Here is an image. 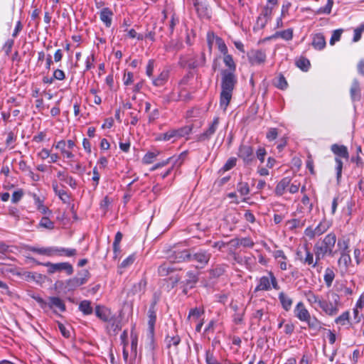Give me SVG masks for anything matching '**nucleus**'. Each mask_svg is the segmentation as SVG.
Returning <instances> with one entry per match:
<instances>
[{
    "label": "nucleus",
    "mask_w": 364,
    "mask_h": 364,
    "mask_svg": "<svg viewBox=\"0 0 364 364\" xmlns=\"http://www.w3.org/2000/svg\"><path fill=\"white\" fill-rule=\"evenodd\" d=\"M215 42L218 46V50L223 54L225 55L228 53V48L221 38L216 37Z\"/></svg>",
    "instance_id": "obj_49"
},
{
    "label": "nucleus",
    "mask_w": 364,
    "mask_h": 364,
    "mask_svg": "<svg viewBox=\"0 0 364 364\" xmlns=\"http://www.w3.org/2000/svg\"><path fill=\"white\" fill-rule=\"evenodd\" d=\"M178 22H179L178 18L176 17L175 14H173L171 15V21H170L169 25H168L171 34L173 33L174 28H175L176 25L178 23Z\"/></svg>",
    "instance_id": "obj_57"
},
{
    "label": "nucleus",
    "mask_w": 364,
    "mask_h": 364,
    "mask_svg": "<svg viewBox=\"0 0 364 364\" xmlns=\"http://www.w3.org/2000/svg\"><path fill=\"white\" fill-rule=\"evenodd\" d=\"M176 269L170 262H165L158 268V273L161 277H166Z\"/></svg>",
    "instance_id": "obj_19"
},
{
    "label": "nucleus",
    "mask_w": 364,
    "mask_h": 364,
    "mask_svg": "<svg viewBox=\"0 0 364 364\" xmlns=\"http://www.w3.org/2000/svg\"><path fill=\"white\" fill-rule=\"evenodd\" d=\"M42 264L48 267L47 272L50 274L65 271L68 275H71L74 271L73 266L68 262L51 263L48 262Z\"/></svg>",
    "instance_id": "obj_6"
},
{
    "label": "nucleus",
    "mask_w": 364,
    "mask_h": 364,
    "mask_svg": "<svg viewBox=\"0 0 364 364\" xmlns=\"http://www.w3.org/2000/svg\"><path fill=\"white\" fill-rule=\"evenodd\" d=\"M290 178L288 177L282 178L277 185L275 188V193L277 196H282L286 188L289 186L290 184Z\"/></svg>",
    "instance_id": "obj_28"
},
{
    "label": "nucleus",
    "mask_w": 364,
    "mask_h": 364,
    "mask_svg": "<svg viewBox=\"0 0 364 364\" xmlns=\"http://www.w3.org/2000/svg\"><path fill=\"white\" fill-rule=\"evenodd\" d=\"M96 316L104 322H111L112 314L110 309L101 306H97L95 308Z\"/></svg>",
    "instance_id": "obj_14"
},
{
    "label": "nucleus",
    "mask_w": 364,
    "mask_h": 364,
    "mask_svg": "<svg viewBox=\"0 0 364 364\" xmlns=\"http://www.w3.org/2000/svg\"><path fill=\"white\" fill-rule=\"evenodd\" d=\"M79 310L85 315H90L93 312L91 302L88 300H83L79 304Z\"/></svg>",
    "instance_id": "obj_35"
},
{
    "label": "nucleus",
    "mask_w": 364,
    "mask_h": 364,
    "mask_svg": "<svg viewBox=\"0 0 364 364\" xmlns=\"http://www.w3.org/2000/svg\"><path fill=\"white\" fill-rule=\"evenodd\" d=\"M224 55L223 62H224L225 65L230 68V70H228L232 71L234 73V72L235 71V69H236V65H235V63L233 60L232 55H230L228 53L225 55Z\"/></svg>",
    "instance_id": "obj_42"
},
{
    "label": "nucleus",
    "mask_w": 364,
    "mask_h": 364,
    "mask_svg": "<svg viewBox=\"0 0 364 364\" xmlns=\"http://www.w3.org/2000/svg\"><path fill=\"white\" fill-rule=\"evenodd\" d=\"M47 306L53 309L54 311H59L60 312H64L66 310L64 301L58 296L48 297Z\"/></svg>",
    "instance_id": "obj_11"
},
{
    "label": "nucleus",
    "mask_w": 364,
    "mask_h": 364,
    "mask_svg": "<svg viewBox=\"0 0 364 364\" xmlns=\"http://www.w3.org/2000/svg\"><path fill=\"white\" fill-rule=\"evenodd\" d=\"M193 5L199 16L209 17V9L206 4L196 0Z\"/></svg>",
    "instance_id": "obj_25"
},
{
    "label": "nucleus",
    "mask_w": 364,
    "mask_h": 364,
    "mask_svg": "<svg viewBox=\"0 0 364 364\" xmlns=\"http://www.w3.org/2000/svg\"><path fill=\"white\" fill-rule=\"evenodd\" d=\"M131 350L132 353L134 355V356L136 355V348H137V343H138V338L137 336L135 333H134L133 330L131 331Z\"/></svg>",
    "instance_id": "obj_46"
},
{
    "label": "nucleus",
    "mask_w": 364,
    "mask_h": 364,
    "mask_svg": "<svg viewBox=\"0 0 364 364\" xmlns=\"http://www.w3.org/2000/svg\"><path fill=\"white\" fill-rule=\"evenodd\" d=\"M148 314H149V321H148L149 328L150 333L151 334H153L154 331V325H155L156 319V313L154 311V304H152L151 306L149 308Z\"/></svg>",
    "instance_id": "obj_31"
},
{
    "label": "nucleus",
    "mask_w": 364,
    "mask_h": 364,
    "mask_svg": "<svg viewBox=\"0 0 364 364\" xmlns=\"http://www.w3.org/2000/svg\"><path fill=\"white\" fill-rule=\"evenodd\" d=\"M305 296L309 301V303L314 306L315 309L319 307L320 304L321 302L322 299H321L318 295H316L313 291H308L305 292Z\"/></svg>",
    "instance_id": "obj_26"
},
{
    "label": "nucleus",
    "mask_w": 364,
    "mask_h": 364,
    "mask_svg": "<svg viewBox=\"0 0 364 364\" xmlns=\"http://www.w3.org/2000/svg\"><path fill=\"white\" fill-rule=\"evenodd\" d=\"M349 319V312L345 311L341 315H340L338 317H337L335 320V322L337 324L340 325H345L346 321H348Z\"/></svg>",
    "instance_id": "obj_53"
},
{
    "label": "nucleus",
    "mask_w": 364,
    "mask_h": 364,
    "mask_svg": "<svg viewBox=\"0 0 364 364\" xmlns=\"http://www.w3.org/2000/svg\"><path fill=\"white\" fill-rule=\"evenodd\" d=\"M330 226L331 224L329 222L323 220L315 228H312L311 227L307 228L305 230V235L310 239H312L326 232L329 229Z\"/></svg>",
    "instance_id": "obj_8"
},
{
    "label": "nucleus",
    "mask_w": 364,
    "mask_h": 364,
    "mask_svg": "<svg viewBox=\"0 0 364 364\" xmlns=\"http://www.w3.org/2000/svg\"><path fill=\"white\" fill-rule=\"evenodd\" d=\"M113 12L107 7L103 8L100 13V20L107 27H110Z\"/></svg>",
    "instance_id": "obj_20"
},
{
    "label": "nucleus",
    "mask_w": 364,
    "mask_h": 364,
    "mask_svg": "<svg viewBox=\"0 0 364 364\" xmlns=\"http://www.w3.org/2000/svg\"><path fill=\"white\" fill-rule=\"evenodd\" d=\"M168 78V71L164 70L157 77L152 79V83L156 87L163 86Z\"/></svg>",
    "instance_id": "obj_29"
},
{
    "label": "nucleus",
    "mask_w": 364,
    "mask_h": 364,
    "mask_svg": "<svg viewBox=\"0 0 364 364\" xmlns=\"http://www.w3.org/2000/svg\"><path fill=\"white\" fill-rule=\"evenodd\" d=\"M181 342V338L178 335L176 336H167L165 338V343L166 347L170 348L171 346L176 347Z\"/></svg>",
    "instance_id": "obj_39"
},
{
    "label": "nucleus",
    "mask_w": 364,
    "mask_h": 364,
    "mask_svg": "<svg viewBox=\"0 0 364 364\" xmlns=\"http://www.w3.org/2000/svg\"><path fill=\"white\" fill-rule=\"evenodd\" d=\"M338 260V264L341 271H346L351 263V258L349 253H341Z\"/></svg>",
    "instance_id": "obj_22"
},
{
    "label": "nucleus",
    "mask_w": 364,
    "mask_h": 364,
    "mask_svg": "<svg viewBox=\"0 0 364 364\" xmlns=\"http://www.w3.org/2000/svg\"><path fill=\"white\" fill-rule=\"evenodd\" d=\"M248 59L252 65H259L266 60L264 52L260 50H252L248 53Z\"/></svg>",
    "instance_id": "obj_12"
},
{
    "label": "nucleus",
    "mask_w": 364,
    "mask_h": 364,
    "mask_svg": "<svg viewBox=\"0 0 364 364\" xmlns=\"http://www.w3.org/2000/svg\"><path fill=\"white\" fill-rule=\"evenodd\" d=\"M274 37H279L285 41H290L293 38V30L289 28L282 31H277L274 34Z\"/></svg>",
    "instance_id": "obj_41"
},
{
    "label": "nucleus",
    "mask_w": 364,
    "mask_h": 364,
    "mask_svg": "<svg viewBox=\"0 0 364 364\" xmlns=\"http://www.w3.org/2000/svg\"><path fill=\"white\" fill-rule=\"evenodd\" d=\"M254 242L250 237H243L237 240V245L245 247H252Z\"/></svg>",
    "instance_id": "obj_51"
},
{
    "label": "nucleus",
    "mask_w": 364,
    "mask_h": 364,
    "mask_svg": "<svg viewBox=\"0 0 364 364\" xmlns=\"http://www.w3.org/2000/svg\"><path fill=\"white\" fill-rule=\"evenodd\" d=\"M305 322L307 323L309 328L315 331H318L322 328L321 321H318L315 316L311 317L310 316L309 318H308Z\"/></svg>",
    "instance_id": "obj_36"
},
{
    "label": "nucleus",
    "mask_w": 364,
    "mask_h": 364,
    "mask_svg": "<svg viewBox=\"0 0 364 364\" xmlns=\"http://www.w3.org/2000/svg\"><path fill=\"white\" fill-rule=\"evenodd\" d=\"M268 21H269V20H267V18H265L263 16L259 15L257 17L256 25H257V28H263L266 26V24L267 23Z\"/></svg>",
    "instance_id": "obj_64"
},
{
    "label": "nucleus",
    "mask_w": 364,
    "mask_h": 364,
    "mask_svg": "<svg viewBox=\"0 0 364 364\" xmlns=\"http://www.w3.org/2000/svg\"><path fill=\"white\" fill-rule=\"evenodd\" d=\"M237 162L236 158H230L229 159L227 162L225 164V165L223 167V169L226 171H229L231 168H232L234 166H235Z\"/></svg>",
    "instance_id": "obj_56"
},
{
    "label": "nucleus",
    "mask_w": 364,
    "mask_h": 364,
    "mask_svg": "<svg viewBox=\"0 0 364 364\" xmlns=\"http://www.w3.org/2000/svg\"><path fill=\"white\" fill-rule=\"evenodd\" d=\"M30 250L32 252L46 255L47 257H53V256H65L68 257L75 256L77 254V250L73 248H65V247H31Z\"/></svg>",
    "instance_id": "obj_3"
},
{
    "label": "nucleus",
    "mask_w": 364,
    "mask_h": 364,
    "mask_svg": "<svg viewBox=\"0 0 364 364\" xmlns=\"http://www.w3.org/2000/svg\"><path fill=\"white\" fill-rule=\"evenodd\" d=\"M238 156L242 159L246 164H250L255 159L253 149L250 146L247 145H241L240 146Z\"/></svg>",
    "instance_id": "obj_10"
},
{
    "label": "nucleus",
    "mask_w": 364,
    "mask_h": 364,
    "mask_svg": "<svg viewBox=\"0 0 364 364\" xmlns=\"http://www.w3.org/2000/svg\"><path fill=\"white\" fill-rule=\"evenodd\" d=\"M188 277L184 282L185 286L192 288L193 285L198 282V274L195 272L188 271L186 273Z\"/></svg>",
    "instance_id": "obj_33"
},
{
    "label": "nucleus",
    "mask_w": 364,
    "mask_h": 364,
    "mask_svg": "<svg viewBox=\"0 0 364 364\" xmlns=\"http://www.w3.org/2000/svg\"><path fill=\"white\" fill-rule=\"evenodd\" d=\"M336 240L335 233L331 232L321 242H318L314 245V251L317 261L323 259L326 255L334 256L336 251H333V248Z\"/></svg>",
    "instance_id": "obj_2"
},
{
    "label": "nucleus",
    "mask_w": 364,
    "mask_h": 364,
    "mask_svg": "<svg viewBox=\"0 0 364 364\" xmlns=\"http://www.w3.org/2000/svg\"><path fill=\"white\" fill-rule=\"evenodd\" d=\"M335 161L336 163V175H337V179L338 181L341 177V172L343 168V162L342 161L338 158L336 157Z\"/></svg>",
    "instance_id": "obj_59"
},
{
    "label": "nucleus",
    "mask_w": 364,
    "mask_h": 364,
    "mask_svg": "<svg viewBox=\"0 0 364 364\" xmlns=\"http://www.w3.org/2000/svg\"><path fill=\"white\" fill-rule=\"evenodd\" d=\"M135 260V256L134 255H131L128 257H127L125 259H124L122 263L118 267V272L122 274L123 273L122 269H125L130 265H132Z\"/></svg>",
    "instance_id": "obj_38"
},
{
    "label": "nucleus",
    "mask_w": 364,
    "mask_h": 364,
    "mask_svg": "<svg viewBox=\"0 0 364 364\" xmlns=\"http://www.w3.org/2000/svg\"><path fill=\"white\" fill-rule=\"evenodd\" d=\"M86 282L87 279L85 277H73L66 281L65 284V289L68 291H73Z\"/></svg>",
    "instance_id": "obj_15"
},
{
    "label": "nucleus",
    "mask_w": 364,
    "mask_h": 364,
    "mask_svg": "<svg viewBox=\"0 0 364 364\" xmlns=\"http://www.w3.org/2000/svg\"><path fill=\"white\" fill-rule=\"evenodd\" d=\"M335 278V273L331 268H326L325 270L323 279L327 287H330L332 285L333 281Z\"/></svg>",
    "instance_id": "obj_37"
},
{
    "label": "nucleus",
    "mask_w": 364,
    "mask_h": 364,
    "mask_svg": "<svg viewBox=\"0 0 364 364\" xmlns=\"http://www.w3.org/2000/svg\"><path fill=\"white\" fill-rule=\"evenodd\" d=\"M53 146L57 149H60L61 154L68 159H73L75 157V155L72 153V151L65 149L66 141L65 140L59 141L57 142V144H53Z\"/></svg>",
    "instance_id": "obj_27"
},
{
    "label": "nucleus",
    "mask_w": 364,
    "mask_h": 364,
    "mask_svg": "<svg viewBox=\"0 0 364 364\" xmlns=\"http://www.w3.org/2000/svg\"><path fill=\"white\" fill-rule=\"evenodd\" d=\"M236 75L228 70L221 71V92L220 96V106L224 111L226 110L232 99V92L237 84Z\"/></svg>",
    "instance_id": "obj_1"
},
{
    "label": "nucleus",
    "mask_w": 364,
    "mask_h": 364,
    "mask_svg": "<svg viewBox=\"0 0 364 364\" xmlns=\"http://www.w3.org/2000/svg\"><path fill=\"white\" fill-rule=\"evenodd\" d=\"M122 239V234L120 232H117L115 235L114 241L113 242V251L114 257H117L118 253L120 252L119 244Z\"/></svg>",
    "instance_id": "obj_40"
},
{
    "label": "nucleus",
    "mask_w": 364,
    "mask_h": 364,
    "mask_svg": "<svg viewBox=\"0 0 364 364\" xmlns=\"http://www.w3.org/2000/svg\"><path fill=\"white\" fill-rule=\"evenodd\" d=\"M331 150L338 157L344 158L346 159L349 157L348 149L346 146L334 144L331 145Z\"/></svg>",
    "instance_id": "obj_18"
},
{
    "label": "nucleus",
    "mask_w": 364,
    "mask_h": 364,
    "mask_svg": "<svg viewBox=\"0 0 364 364\" xmlns=\"http://www.w3.org/2000/svg\"><path fill=\"white\" fill-rule=\"evenodd\" d=\"M350 97L353 101H359L361 97L360 83L357 79L353 80L350 89Z\"/></svg>",
    "instance_id": "obj_17"
},
{
    "label": "nucleus",
    "mask_w": 364,
    "mask_h": 364,
    "mask_svg": "<svg viewBox=\"0 0 364 364\" xmlns=\"http://www.w3.org/2000/svg\"><path fill=\"white\" fill-rule=\"evenodd\" d=\"M274 6H272L270 4H266L262 9L260 13V16L267 18V20H270L272 18V10Z\"/></svg>",
    "instance_id": "obj_44"
},
{
    "label": "nucleus",
    "mask_w": 364,
    "mask_h": 364,
    "mask_svg": "<svg viewBox=\"0 0 364 364\" xmlns=\"http://www.w3.org/2000/svg\"><path fill=\"white\" fill-rule=\"evenodd\" d=\"M92 173H93V176H92V181H94V188H96L98 186V183H99V181H100V175L97 171V167H95L92 170Z\"/></svg>",
    "instance_id": "obj_63"
},
{
    "label": "nucleus",
    "mask_w": 364,
    "mask_h": 364,
    "mask_svg": "<svg viewBox=\"0 0 364 364\" xmlns=\"http://www.w3.org/2000/svg\"><path fill=\"white\" fill-rule=\"evenodd\" d=\"M192 127L191 126H186L181 127L178 129H176V137H183L191 132Z\"/></svg>",
    "instance_id": "obj_47"
},
{
    "label": "nucleus",
    "mask_w": 364,
    "mask_h": 364,
    "mask_svg": "<svg viewBox=\"0 0 364 364\" xmlns=\"http://www.w3.org/2000/svg\"><path fill=\"white\" fill-rule=\"evenodd\" d=\"M237 191L242 196H246L250 193L249 186L247 183L240 182L237 184Z\"/></svg>",
    "instance_id": "obj_52"
},
{
    "label": "nucleus",
    "mask_w": 364,
    "mask_h": 364,
    "mask_svg": "<svg viewBox=\"0 0 364 364\" xmlns=\"http://www.w3.org/2000/svg\"><path fill=\"white\" fill-rule=\"evenodd\" d=\"M205 361L207 364H220L214 357L213 354L209 351H206Z\"/></svg>",
    "instance_id": "obj_62"
},
{
    "label": "nucleus",
    "mask_w": 364,
    "mask_h": 364,
    "mask_svg": "<svg viewBox=\"0 0 364 364\" xmlns=\"http://www.w3.org/2000/svg\"><path fill=\"white\" fill-rule=\"evenodd\" d=\"M191 250L175 252V259L176 262H191Z\"/></svg>",
    "instance_id": "obj_30"
},
{
    "label": "nucleus",
    "mask_w": 364,
    "mask_h": 364,
    "mask_svg": "<svg viewBox=\"0 0 364 364\" xmlns=\"http://www.w3.org/2000/svg\"><path fill=\"white\" fill-rule=\"evenodd\" d=\"M278 136V132L276 128H270L267 133V138L269 141L274 140Z\"/></svg>",
    "instance_id": "obj_60"
},
{
    "label": "nucleus",
    "mask_w": 364,
    "mask_h": 364,
    "mask_svg": "<svg viewBox=\"0 0 364 364\" xmlns=\"http://www.w3.org/2000/svg\"><path fill=\"white\" fill-rule=\"evenodd\" d=\"M219 125V118L215 117L213 122L209 124L208 129L202 134L197 135L196 139L198 141H205L209 140L211 136L215 133Z\"/></svg>",
    "instance_id": "obj_9"
},
{
    "label": "nucleus",
    "mask_w": 364,
    "mask_h": 364,
    "mask_svg": "<svg viewBox=\"0 0 364 364\" xmlns=\"http://www.w3.org/2000/svg\"><path fill=\"white\" fill-rule=\"evenodd\" d=\"M296 65L303 71H307L310 67V62L308 59L304 58H299L296 63Z\"/></svg>",
    "instance_id": "obj_45"
},
{
    "label": "nucleus",
    "mask_w": 364,
    "mask_h": 364,
    "mask_svg": "<svg viewBox=\"0 0 364 364\" xmlns=\"http://www.w3.org/2000/svg\"><path fill=\"white\" fill-rule=\"evenodd\" d=\"M39 225L48 230H52L54 228V223L48 217L42 218Z\"/></svg>",
    "instance_id": "obj_48"
},
{
    "label": "nucleus",
    "mask_w": 364,
    "mask_h": 364,
    "mask_svg": "<svg viewBox=\"0 0 364 364\" xmlns=\"http://www.w3.org/2000/svg\"><path fill=\"white\" fill-rule=\"evenodd\" d=\"M304 249L305 252V257H303L301 255V252L300 250H298L296 255L299 259L304 263L307 264L308 265H311L313 267H316L319 261H317L316 259L314 262L313 253L306 247H304Z\"/></svg>",
    "instance_id": "obj_13"
},
{
    "label": "nucleus",
    "mask_w": 364,
    "mask_h": 364,
    "mask_svg": "<svg viewBox=\"0 0 364 364\" xmlns=\"http://www.w3.org/2000/svg\"><path fill=\"white\" fill-rule=\"evenodd\" d=\"M109 323L110 324L111 330L114 333H117L121 329L120 321L117 319L114 315L112 317L111 322Z\"/></svg>",
    "instance_id": "obj_50"
},
{
    "label": "nucleus",
    "mask_w": 364,
    "mask_h": 364,
    "mask_svg": "<svg viewBox=\"0 0 364 364\" xmlns=\"http://www.w3.org/2000/svg\"><path fill=\"white\" fill-rule=\"evenodd\" d=\"M273 256L279 264L280 269L282 270H286L287 269V257L284 255V252L280 250H276L273 252Z\"/></svg>",
    "instance_id": "obj_21"
},
{
    "label": "nucleus",
    "mask_w": 364,
    "mask_h": 364,
    "mask_svg": "<svg viewBox=\"0 0 364 364\" xmlns=\"http://www.w3.org/2000/svg\"><path fill=\"white\" fill-rule=\"evenodd\" d=\"M333 5V0H327V4L325 6L319 8L315 11L316 14H329Z\"/></svg>",
    "instance_id": "obj_43"
},
{
    "label": "nucleus",
    "mask_w": 364,
    "mask_h": 364,
    "mask_svg": "<svg viewBox=\"0 0 364 364\" xmlns=\"http://www.w3.org/2000/svg\"><path fill=\"white\" fill-rule=\"evenodd\" d=\"M272 286L274 289H279L277 281L272 272H268V275L262 277L258 282V285L255 287V291H269Z\"/></svg>",
    "instance_id": "obj_5"
},
{
    "label": "nucleus",
    "mask_w": 364,
    "mask_h": 364,
    "mask_svg": "<svg viewBox=\"0 0 364 364\" xmlns=\"http://www.w3.org/2000/svg\"><path fill=\"white\" fill-rule=\"evenodd\" d=\"M294 314L296 317H297L301 321H306L309 316H311L309 311L306 309L304 304L302 302H299L296 308L294 309Z\"/></svg>",
    "instance_id": "obj_16"
},
{
    "label": "nucleus",
    "mask_w": 364,
    "mask_h": 364,
    "mask_svg": "<svg viewBox=\"0 0 364 364\" xmlns=\"http://www.w3.org/2000/svg\"><path fill=\"white\" fill-rule=\"evenodd\" d=\"M205 64V55L202 53L200 55L196 56L194 58L189 60L188 67L195 69L198 67L203 66Z\"/></svg>",
    "instance_id": "obj_24"
},
{
    "label": "nucleus",
    "mask_w": 364,
    "mask_h": 364,
    "mask_svg": "<svg viewBox=\"0 0 364 364\" xmlns=\"http://www.w3.org/2000/svg\"><path fill=\"white\" fill-rule=\"evenodd\" d=\"M340 296L335 292H328L326 299H322L319 308L328 316H336L339 311Z\"/></svg>",
    "instance_id": "obj_4"
},
{
    "label": "nucleus",
    "mask_w": 364,
    "mask_h": 364,
    "mask_svg": "<svg viewBox=\"0 0 364 364\" xmlns=\"http://www.w3.org/2000/svg\"><path fill=\"white\" fill-rule=\"evenodd\" d=\"M211 257V253L208 250L199 249L198 250H196L195 249H191V262L194 261L200 264V267H203L206 265L210 259Z\"/></svg>",
    "instance_id": "obj_7"
},
{
    "label": "nucleus",
    "mask_w": 364,
    "mask_h": 364,
    "mask_svg": "<svg viewBox=\"0 0 364 364\" xmlns=\"http://www.w3.org/2000/svg\"><path fill=\"white\" fill-rule=\"evenodd\" d=\"M312 46L316 50H322L326 46L325 37L321 33H316L314 36Z\"/></svg>",
    "instance_id": "obj_23"
},
{
    "label": "nucleus",
    "mask_w": 364,
    "mask_h": 364,
    "mask_svg": "<svg viewBox=\"0 0 364 364\" xmlns=\"http://www.w3.org/2000/svg\"><path fill=\"white\" fill-rule=\"evenodd\" d=\"M343 33L342 29H337L333 31L331 38L330 39V44L331 46L334 45V43L338 41L341 38V34Z\"/></svg>",
    "instance_id": "obj_54"
},
{
    "label": "nucleus",
    "mask_w": 364,
    "mask_h": 364,
    "mask_svg": "<svg viewBox=\"0 0 364 364\" xmlns=\"http://www.w3.org/2000/svg\"><path fill=\"white\" fill-rule=\"evenodd\" d=\"M156 156V154H155L153 152H149L145 154V156L143 158V162L146 164H151L154 161V159Z\"/></svg>",
    "instance_id": "obj_61"
},
{
    "label": "nucleus",
    "mask_w": 364,
    "mask_h": 364,
    "mask_svg": "<svg viewBox=\"0 0 364 364\" xmlns=\"http://www.w3.org/2000/svg\"><path fill=\"white\" fill-rule=\"evenodd\" d=\"M338 250L341 253H350L349 240L346 238H340L337 242Z\"/></svg>",
    "instance_id": "obj_34"
},
{
    "label": "nucleus",
    "mask_w": 364,
    "mask_h": 364,
    "mask_svg": "<svg viewBox=\"0 0 364 364\" xmlns=\"http://www.w3.org/2000/svg\"><path fill=\"white\" fill-rule=\"evenodd\" d=\"M173 138H177L176 129L169 130L167 132L161 134V136L159 137L160 139H163L164 141H169Z\"/></svg>",
    "instance_id": "obj_55"
},
{
    "label": "nucleus",
    "mask_w": 364,
    "mask_h": 364,
    "mask_svg": "<svg viewBox=\"0 0 364 364\" xmlns=\"http://www.w3.org/2000/svg\"><path fill=\"white\" fill-rule=\"evenodd\" d=\"M23 192L22 190L14 191L11 196V201L13 203H17L23 197Z\"/></svg>",
    "instance_id": "obj_58"
},
{
    "label": "nucleus",
    "mask_w": 364,
    "mask_h": 364,
    "mask_svg": "<svg viewBox=\"0 0 364 364\" xmlns=\"http://www.w3.org/2000/svg\"><path fill=\"white\" fill-rule=\"evenodd\" d=\"M279 299L282 304V307L286 310L289 311L292 305V299L285 294L284 292L279 294Z\"/></svg>",
    "instance_id": "obj_32"
}]
</instances>
